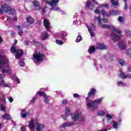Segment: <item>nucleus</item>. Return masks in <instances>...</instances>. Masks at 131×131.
<instances>
[{"mask_svg":"<svg viewBox=\"0 0 131 131\" xmlns=\"http://www.w3.org/2000/svg\"><path fill=\"white\" fill-rule=\"evenodd\" d=\"M95 22L98 21V23L100 26H101L102 28H110L112 29V33H111V37L114 41H116L118 40L122 36L121 35V31L118 28L114 27L113 26H110L108 25H103L102 24V19L100 16H95L94 17Z\"/></svg>","mask_w":131,"mask_h":131,"instance_id":"1","label":"nucleus"},{"mask_svg":"<svg viewBox=\"0 0 131 131\" xmlns=\"http://www.w3.org/2000/svg\"><path fill=\"white\" fill-rule=\"evenodd\" d=\"M3 51L0 50V54ZM0 68L2 70V73H10L11 72V66L9 63V59L6 55L0 54Z\"/></svg>","mask_w":131,"mask_h":131,"instance_id":"2","label":"nucleus"},{"mask_svg":"<svg viewBox=\"0 0 131 131\" xmlns=\"http://www.w3.org/2000/svg\"><path fill=\"white\" fill-rule=\"evenodd\" d=\"M86 106L88 109H90L93 112H96L97 110H99L98 105H100L103 101V98H100L95 100L89 99L86 98Z\"/></svg>","mask_w":131,"mask_h":131,"instance_id":"3","label":"nucleus"},{"mask_svg":"<svg viewBox=\"0 0 131 131\" xmlns=\"http://www.w3.org/2000/svg\"><path fill=\"white\" fill-rule=\"evenodd\" d=\"M28 126L31 131H42L46 128L45 124L39 123L37 118H34L28 122Z\"/></svg>","mask_w":131,"mask_h":131,"instance_id":"4","label":"nucleus"},{"mask_svg":"<svg viewBox=\"0 0 131 131\" xmlns=\"http://www.w3.org/2000/svg\"><path fill=\"white\" fill-rule=\"evenodd\" d=\"M66 35H67V33L64 31L59 32L55 33V36L58 38L56 39V43L59 46H63V45H64L63 40L64 41L67 40Z\"/></svg>","mask_w":131,"mask_h":131,"instance_id":"5","label":"nucleus"},{"mask_svg":"<svg viewBox=\"0 0 131 131\" xmlns=\"http://www.w3.org/2000/svg\"><path fill=\"white\" fill-rule=\"evenodd\" d=\"M45 2L46 4H48L49 5V6H51V8L50 10L51 11H56L57 12H61L62 14H65V12L62 11V10H61V8L58 7V4L59 3V0H51V1H46Z\"/></svg>","mask_w":131,"mask_h":131,"instance_id":"6","label":"nucleus"},{"mask_svg":"<svg viewBox=\"0 0 131 131\" xmlns=\"http://www.w3.org/2000/svg\"><path fill=\"white\" fill-rule=\"evenodd\" d=\"M3 12H5V13H7V14H9V15H15L16 11L14 8H11L10 5L7 4H5L2 5L1 9L0 8V15L3 14Z\"/></svg>","mask_w":131,"mask_h":131,"instance_id":"7","label":"nucleus"},{"mask_svg":"<svg viewBox=\"0 0 131 131\" xmlns=\"http://www.w3.org/2000/svg\"><path fill=\"white\" fill-rule=\"evenodd\" d=\"M32 59L34 63H41L43 60V54L40 52H35Z\"/></svg>","mask_w":131,"mask_h":131,"instance_id":"8","label":"nucleus"},{"mask_svg":"<svg viewBox=\"0 0 131 131\" xmlns=\"http://www.w3.org/2000/svg\"><path fill=\"white\" fill-rule=\"evenodd\" d=\"M122 122V119L121 117L117 118L112 122V126L114 129H119Z\"/></svg>","mask_w":131,"mask_h":131,"instance_id":"9","label":"nucleus"},{"mask_svg":"<svg viewBox=\"0 0 131 131\" xmlns=\"http://www.w3.org/2000/svg\"><path fill=\"white\" fill-rule=\"evenodd\" d=\"M11 53L15 54L16 59H20L21 58V56H22V54H23V51L20 49H16V47L15 46H12L10 49Z\"/></svg>","mask_w":131,"mask_h":131,"instance_id":"10","label":"nucleus"},{"mask_svg":"<svg viewBox=\"0 0 131 131\" xmlns=\"http://www.w3.org/2000/svg\"><path fill=\"white\" fill-rule=\"evenodd\" d=\"M71 117L73 121H78L80 118V112L79 110H76L75 112L71 114Z\"/></svg>","mask_w":131,"mask_h":131,"instance_id":"11","label":"nucleus"},{"mask_svg":"<svg viewBox=\"0 0 131 131\" xmlns=\"http://www.w3.org/2000/svg\"><path fill=\"white\" fill-rule=\"evenodd\" d=\"M36 95H39V96L43 97V102H45L46 104H49V101H50L49 99V97L46 93L38 91L36 93Z\"/></svg>","mask_w":131,"mask_h":131,"instance_id":"12","label":"nucleus"},{"mask_svg":"<svg viewBox=\"0 0 131 131\" xmlns=\"http://www.w3.org/2000/svg\"><path fill=\"white\" fill-rule=\"evenodd\" d=\"M93 1V3L90 1H88L85 3L86 7L88 8V9H89L90 10H93L94 7V5H95V4H96V5H99V4L97 3V1H96L95 0Z\"/></svg>","mask_w":131,"mask_h":131,"instance_id":"13","label":"nucleus"},{"mask_svg":"<svg viewBox=\"0 0 131 131\" xmlns=\"http://www.w3.org/2000/svg\"><path fill=\"white\" fill-rule=\"evenodd\" d=\"M75 125V122L74 121L71 122H66L60 126V128H65L66 127H70V126H73Z\"/></svg>","mask_w":131,"mask_h":131,"instance_id":"14","label":"nucleus"},{"mask_svg":"<svg viewBox=\"0 0 131 131\" xmlns=\"http://www.w3.org/2000/svg\"><path fill=\"white\" fill-rule=\"evenodd\" d=\"M43 25L46 30H47V31H48L49 32H51V28H52V27H51V23H50L49 20L47 19H44Z\"/></svg>","mask_w":131,"mask_h":131,"instance_id":"15","label":"nucleus"},{"mask_svg":"<svg viewBox=\"0 0 131 131\" xmlns=\"http://www.w3.org/2000/svg\"><path fill=\"white\" fill-rule=\"evenodd\" d=\"M87 28L90 33L91 36L92 37L95 36V33L93 32V31L96 30V26H95V25L92 24L90 26H87Z\"/></svg>","mask_w":131,"mask_h":131,"instance_id":"16","label":"nucleus"},{"mask_svg":"<svg viewBox=\"0 0 131 131\" xmlns=\"http://www.w3.org/2000/svg\"><path fill=\"white\" fill-rule=\"evenodd\" d=\"M30 112L24 109L21 110L20 112V117L21 118H26L27 116H30Z\"/></svg>","mask_w":131,"mask_h":131,"instance_id":"17","label":"nucleus"},{"mask_svg":"<svg viewBox=\"0 0 131 131\" xmlns=\"http://www.w3.org/2000/svg\"><path fill=\"white\" fill-rule=\"evenodd\" d=\"M96 89L95 88H93L92 89L90 90V91L88 94V97L86 98V99H91V97L93 95V96H95L96 95Z\"/></svg>","mask_w":131,"mask_h":131,"instance_id":"18","label":"nucleus"},{"mask_svg":"<svg viewBox=\"0 0 131 131\" xmlns=\"http://www.w3.org/2000/svg\"><path fill=\"white\" fill-rule=\"evenodd\" d=\"M107 46L103 43H98L96 45V49L97 50H107Z\"/></svg>","mask_w":131,"mask_h":131,"instance_id":"19","label":"nucleus"},{"mask_svg":"<svg viewBox=\"0 0 131 131\" xmlns=\"http://www.w3.org/2000/svg\"><path fill=\"white\" fill-rule=\"evenodd\" d=\"M0 85L3 88H9V89H11V83H6L4 80L1 81Z\"/></svg>","mask_w":131,"mask_h":131,"instance_id":"20","label":"nucleus"},{"mask_svg":"<svg viewBox=\"0 0 131 131\" xmlns=\"http://www.w3.org/2000/svg\"><path fill=\"white\" fill-rule=\"evenodd\" d=\"M118 47L120 50H122V51L126 49V45H125L124 41H121L118 43Z\"/></svg>","mask_w":131,"mask_h":131,"instance_id":"21","label":"nucleus"},{"mask_svg":"<svg viewBox=\"0 0 131 131\" xmlns=\"http://www.w3.org/2000/svg\"><path fill=\"white\" fill-rule=\"evenodd\" d=\"M73 24H75V25H76L78 23V20H79V15L77 14H75L73 16Z\"/></svg>","mask_w":131,"mask_h":131,"instance_id":"22","label":"nucleus"},{"mask_svg":"<svg viewBox=\"0 0 131 131\" xmlns=\"http://www.w3.org/2000/svg\"><path fill=\"white\" fill-rule=\"evenodd\" d=\"M119 72L120 74H119V76L120 77V78H122V79H126V78H127V75H125L124 73H123L122 70L120 69Z\"/></svg>","mask_w":131,"mask_h":131,"instance_id":"23","label":"nucleus"},{"mask_svg":"<svg viewBox=\"0 0 131 131\" xmlns=\"http://www.w3.org/2000/svg\"><path fill=\"white\" fill-rule=\"evenodd\" d=\"M41 36L42 40H46V39H47L48 37H49V34L47 32L44 31L42 32Z\"/></svg>","mask_w":131,"mask_h":131,"instance_id":"24","label":"nucleus"},{"mask_svg":"<svg viewBox=\"0 0 131 131\" xmlns=\"http://www.w3.org/2000/svg\"><path fill=\"white\" fill-rule=\"evenodd\" d=\"M16 28L17 30H18V32L17 33L18 35H19L20 36H22L24 33L23 30L22 29V27L20 26H16Z\"/></svg>","mask_w":131,"mask_h":131,"instance_id":"25","label":"nucleus"},{"mask_svg":"<svg viewBox=\"0 0 131 131\" xmlns=\"http://www.w3.org/2000/svg\"><path fill=\"white\" fill-rule=\"evenodd\" d=\"M64 112L66 115L71 116L72 114L71 112L70 111V107L68 106L65 107Z\"/></svg>","mask_w":131,"mask_h":131,"instance_id":"26","label":"nucleus"},{"mask_svg":"<svg viewBox=\"0 0 131 131\" xmlns=\"http://www.w3.org/2000/svg\"><path fill=\"white\" fill-rule=\"evenodd\" d=\"M27 22L29 24H33V23L34 22V19H33V17L31 16H28L26 18Z\"/></svg>","mask_w":131,"mask_h":131,"instance_id":"27","label":"nucleus"},{"mask_svg":"<svg viewBox=\"0 0 131 131\" xmlns=\"http://www.w3.org/2000/svg\"><path fill=\"white\" fill-rule=\"evenodd\" d=\"M96 52V47L95 46H90L89 48L88 53L89 54H93Z\"/></svg>","mask_w":131,"mask_h":131,"instance_id":"28","label":"nucleus"},{"mask_svg":"<svg viewBox=\"0 0 131 131\" xmlns=\"http://www.w3.org/2000/svg\"><path fill=\"white\" fill-rule=\"evenodd\" d=\"M3 118L5 120H10V119H12V117L8 114L5 113L4 115L2 116Z\"/></svg>","mask_w":131,"mask_h":131,"instance_id":"29","label":"nucleus"},{"mask_svg":"<svg viewBox=\"0 0 131 131\" xmlns=\"http://www.w3.org/2000/svg\"><path fill=\"white\" fill-rule=\"evenodd\" d=\"M106 120L107 122H110V120L113 118V115L112 114H107L105 116Z\"/></svg>","mask_w":131,"mask_h":131,"instance_id":"30","label":"nucleus"},{"mask_svg":"<svg viewBox=\"0 0 131 131\" xmlns=\"http://www.w3.org/2000/svg\"><path fill=\"white\" fill-rule=\"evenodd\" d=\"M33 4L35 8H38V10H40V9H41V7L39 6V2L34 1L33 2Z\"/></svg>","mask_w":131,"mask_h":131,"instance_id":"31","label":"nucleus"},{"mask_svg":"<svg viewBox=\"0 0 131 131\" xmlns=\"http://www.w3.org/2000/svg\"><path fill=\"white\" fill-rule=\"evenodd\" d=\"M117 61L121 65V66H123V65H125L126 64V62H125V61L120 58H118Z\"/></svg>","mask_w":131,"mask_h":131,"instance_id":"32","label":"nucleus"},{"mask_svg":"<svg viewBox=\"0 0 131 131\" xmlns=\"http://www.w3.org/2000/svg\"><path fill=\"white\" fill-rule=\"evenodd\" d=\"M117 14H118V11L111 10L110 11L108 15L111 16H115V15H117Z\"/></svg>","mask_w":131,"mask_h":131,"instance_id":"33","label":"nucleus"},{"mask_svg":"<svg viewBox=\"0 0 131 131\" xmlns=\"http://www.w3.org/2000/svg\"><path fill=\"white\" fill-rule=\"evenodd\" d=\"M11 79H12V80H15V81H16L17 83H19L20 84V79H19L18 78V77H17V76H14L13 77H11Z\"/></svg>","mask_w":131,"mask_h":131,"instance_id":"34","label":"nucleus"},{"mask_svg":"<svg viewBox=\"0 0 131 131\" xmlns=\"http://www.w3.org/2000/svg\"><path fill=\"white\" fill-rule=\"evenodd\" d=\"M105 114L106 113H105L104 111L101 110L97 113V115L98 116H104Z\"/></svg>","mask_w":131,"mask_h":131,"instance_id":"35","label":"nucleus"},{"mask_svg":"<svg viewBox=\"0 0 131 131\" xmlns=\"http://www.w3.org/2000/svg\"><path fill=\"white\" fill-rule=\"evenodd\" d=\"M101 14H102V16H105V17H109V14L106 12V11L104 10H101Z\"/></svg>","mask_w":131,"mask_h":131,"instance_id":"36","label":"nucleus"},{"mask_svg":"<svg viewBox=\"0 0 131 131\" xmlns=\"http://www.w3.org/2000/svg\"><path fill=\"white\" fill-rule=\"evenodd\" d=\"M117 85L118 86L123 87V86H125V84L121 81H119L117 82Z\"/></svg>","mask_w":131,"mask_h":131,"instance_id":"37","label":"nucleus"},{"mask_svg":"<svg viewBox=\"0 0 131 131\" xmlns=\"http://www.w3.org/2000/svg\"><path fill=\"white\" fill-rule=\"evenodd\" d=\"M109 8V4H102V5H100L99 7H98V8Z\"/></svg>","mask_w":131,"mask_h":131,"instance_id":"38","label":"nucleus"},{"mask_svg":"<svg viewBox=\"0 0 131 131\" xmlns=\"http://www.w3.org/2000/svg\"><path fill=\"white\" fill-rule=\"evenodd\" d=\"M33 45H35V46H42L41 43L35 40H33Z\"/></svg>","mask_w":131,"mask_h":131,"instance_id":"39","label":"nucleus"},{"mask_svg":"<svg viewBox=\"0 0 131 131\" xmlns=\"http://www.w3.org/2000/svg\"><path fill=\"white\" fill-rule=\"evenodd\" d=\"M82 39V37H81V35H79L77 36L76 39V42H79L80 41H81Z\"/></svg>","mask_w":131,"mask_h":131,"instance_id":"40","label":"nucleus"},{"mask_svg":"<svg viewBox=\"0 0 131 131\" xmlns=\"http://www.w3.org/2000/svg\"><path fill=\"white\" fill-rule=\"evenodd\" d=\"M112 5L115 7L118 5V1H116L115 0H111Z\"/></svg>","mask_w":131,"mask_h":131,"instance_id":"41","label":"nucleus"},{"mask_svg":"<svg viewBox=\"0 0 131 131\" xmlns=\"http://www.w3.org/2000/svg\"><path fill=\"white\" fill-rule=\"evenodd\" d=\"M1 111H3L4 112H5V113H6V106H5V105L4 104H1Z\"/></svg>","mask_w":131,"mask_h":131,"instance_id":"42","label":"nucleus"},{"mask_svg":"<svg viewBox=\"0 0 131 131\" xmlns=\"http://www.w3.org/2000/svg\"><path fill=\"white\" fill-rule=\"evenodd\" d=\"M19 65L21 67H23L24 65H25V63L24 62V60L23 59H21L19 62Z\"/></svg>","mask_w":131,"mask_h":131,"instance_id":"43","label":"nucleus"},{"mask_svg":"<svg viewBox=\"0 0 131 131\" xmlns=\"http://www.w3.org/2000/svg\"><path fill=\"white\" fill-rule=\"evenodd\" d=\"M73 97L75 98L79 99V98H80V95H78L77 93H75L73 94Z\"/></svg>","mask_w":131,"mask_h":131,"instance_id":"44","label":"nucleus"},{"mask_svg":"<svg viewBox=\"0 0 131 131\" xmlns=\"http://www.w3.org/2000/svg\"><path fill=\"white\" fill-rule=\"evenodd\" d=\"M7 99L9 100L10 103H12L14 101V98L12 96H9L7 97Z\"/></svg>","mask_w":131,"mask_h":131,"instance_id":"45","label":"nucleus"},{"mask_svg":"<svg viewBox=\"0 0 131 131\" xmlns=\"http://www.w3.org/2000/svg\"><path fill=\"white\" fill-rule=\"evenodd\" d=\"M126 36H131V31H126Z\"/></svg>","mask_w":131,"mask_h":131,"instance_id":"46","label":"nucleus"},{"mask_svg":"<svg viewBox=\"0 0 131 131\" xmlns=\"http://www.w3.org/2000/svg\"><path fill=\"white\" fill-rule=\"evenodd\" d=\"M94 13H95V14H98V15H100V14H101V11H100V10L99 9H96L95 10H94Z\"/></svg>","mask_w":131,"mask_h":131,"instance_id":"47","label":"nucleus"},{"mask_svg":"<svg viewBox=\"0 0 131 131\" xmlns=\"http://www.w3.org/2000/svg\"><path fill=\"white\" fill-rule=\"evenodd\" d=\"M0 99L2 101V102H3V103H6V98H5V97L4 96V95H2Z\"/></svg>","mask_w":131,"mask_h":131,"instance_id":"48","label":"nucleus"},{"mask_svg":"<svg viewBox=\"0 0 131 131\" xmlns=\"http://www.w3.org/2000/svg\"><path fill=\"white\" fill-rule=\"evenodd\" d=\"M36 100V96H34L32 99L31 100V103H35Z\"/></svg>","mask_w":131,"mask_h":131,"instance_id":"49","label":"nucleus"},{"mask_svg":"<svg viewBox=\"0 0 131 131\" xmlns=\"http://www.w3.org/2000/svg\"><path fill=\"white\" fill-rule=\"evenodd\" d=\"M127 55H131V48H129L127 50Z\"/></svg>","mask_w":131,"mask_h":131,"instance_id":"50","label":"nucleus"},{"mask_svg":"<svg viewBox=\"0 0 131 131\" xmlns=\"http://www.w3.org/2000/svg\"><path fill=\"white\" fill-rule=\"evenodd\" d=\"M118 21L119 22H123V18H122V17H121V16L119 17Z\"/></svg>","mask_w":131,"mask_h":131,"instance_id":"51","label":"nucleus"},{"mask_svg":"<svg viewBox=\"0 0 131 131\" xmlns=\"http://www.w3.org/2000/svg\"><path fill=\"white\" fill-rule=\"evenodd\" d=\"M61 117H62L63 119L64 120H66V119H67V116L65 115H61Z\"/></svg>","mask_w":131,"mask_h":131,"instance_id":"52","label":"nucleus"},{"mask_svg":"<svg viewBox=\"0 0 131 131\" xmlns=\"http://www.w3.org/2000/svg\"><path fill=\"white\" fill-rule=\"evenodd\" d=\"M62 104L63 105H66L67 104V100L64 99L62 101Z\"/></svg>","mask_w":131,"mask_h":131,"instance_id":"53","label":"nucleus"},{"mask_svg":"<svg viewBox=\"0 0 131 131\" xmlns=\"http://www.w3.org/2000/svg\"><path fill=\"white\" fill-rule=\"evenodd\" d=\"M21 131H26V126H23L21 128Z\"/></svg>","mask_w":131,"mask_h":131,"instance_id":"54","label":"nucleus"},{"mask_svg":"<svg viewBox=\"0 0 131 131\" xmlns=\"http://www.w3.org/2000/svg\"><path fill=\"white\" fill-rule=\"evenodd\" d=\"M102 21H103V22H104V23H106L108 22V19H107V18H103L102 19Z\"/></svg>","mask_w":131,"mask_h":131,"instance_id":"55","label":"nucleus"},{"mask_svg":"<svg viewBox=\"0 0 131 131\" xmlns=\"http://www.w3.org/2000/svg\"><path fill=\"white\" fill-rule=\"evenodd\" d=\"M124 10H127V4L125 3V6L124 7Z\"/></svg>","mask_w":131,"mask_h":131,"instance_id":"56","label":"nucleus"},{"mask_svg":"<svg viewBox=\"0 0 131 131\" xmlns=\"http://www.w3.org/2000/svg\"><path fill=\"white\" fill-rule=\"evenodd\" d=\"M7 21H8V22L11 23V21H12V18H11V17H8L7 18Z\"/></svg>","mask_w":131,"mask_h":131,"instance_id":"57","label":"nucleus"},{"mask_svg":"<svg viewBox=\"0 0 131 131\" xmlns=\"http://www.w3.org/2000/svg\"><path fill=\"white\" fill-rule=\"evenodd\" d=\"M127 78H131V74L127 75Z\"/></svg>","mask_w":131,"mask_h":131,"instance_id":"58","label":"nucleus"},{"mask_svg":"<svg viewBox=\"0 0 131 131\" xmlns=\"http://www.w3.org/2000/svg\"><path fill=\"white\" fill-rule=\"evenodd\" d=\"M2 42H3V38H2V37L0 36V45Z\"/></svg>","mask_w":131,"mask_h":131,"instance_id":"59","label":"nucleus"},{"mask_svg":"<svg viewBox=\"0 0 131 131\" xmlns=\"http://www.w3.org/2000/svg\"><path fill=\"white\" fill-rule=\"evenodd\" d=\"M127 70L128 72H131V67H129Z\"/></svg>","mask_w":131,"mask_h":131,"instance_id":"60","label":"nucleus"},{"mask_svg":"<svg viewBox=\"0 0 131 131\" xmlns=\"http://www.w3.org/2000/svg\"><path fill=\"white\" fill-rule=\"evenodd\" d=\"M81 119H82V121H84V119H85L84 116H82L81 117Z\"/></svg>","mask_w":131,"mask_h":131,"instance_id":"61","label":"nucleus"},{"mask_svg":"<svg viewBox=\"0 0 131 131\" xmlns=\"http://www.w3.org/2000/svg\"><path fill=\"white\" fill-rule=\"evenodd\" d=\"M99 68H102V65L100 64L99 67H97V70H99Z\"/></svg>","mask_w":131,"mask_h":131,"instance_id":"62","label":"nucleus"},{"mask_svg":"<svg viewBox=\"0 0 131 131\" xmlns=\"http://www.w3.org/2000/svg\"><path fill=\"white\" fill-rule=\"evenodd\" d=\"M25 45H28V40H25Z\"/></svg>","mask_w":131,"mask_h":131,"instance_id":"63","label":"nucleus"},{"mask_svg":"<svg viewBox=\"0 0 131 131\" xmlns=\"http://www.w3.org/2000/svg\"><path fill=\"white\" fill-rule=\"evenodd\" d=\"M109 57H114V55H112V54H110V55H109Z\"/></svg>","mask_w":131,"mask_h":131,"instance_id":"64","label":"nucleus"}]
</instances>
